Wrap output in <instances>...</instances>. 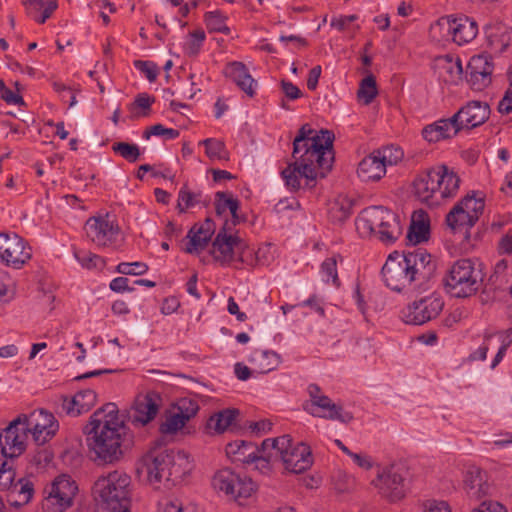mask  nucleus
<instances>
[{
  "label": "nucleus",
  "mask_w": 512,
  "mask_h": 512,
  "mask_svg": "<svg viewBox=\"0 0 512 512\" xmlns=\"http://www.w3.org/2000/svg\"><path fill=\"white\" fill-rule=\"evenodd\" d=\"M498 253L500 255L512 254V235H504L498 243Z\"/></svg>",
  "instance_id": "nucleus-64"
},
{
  "label": "nucleus",
  "mask_w": 512,
  "mask_h": 512,
  "mask_svg": "<svg viewBox=\"0 0 512 512\" xmlns=\"http://www.w3.org/2000/svg\"><path fill=\"white\" fill-rule=\"evenodd\" d=\"M510 87L506 91L503 99L499 102L498 110L502 114L512 113V69L509 71Z\"/></svg>",
  "instance_id": "nucleus-57"
},
{
  "label": "nucleus",
  "mask_w": 512,
  "mask_h": 512,
  "mask_svg": "<svg viewBox=\"0 0 512 512\" xmlns=\"http://www.w3.org/2000/svg\"><path fill=\"white\" fill-rule=\"evenodd\" d=\"M111 148L113 152L119 154L130 163L136 162L141 155L140 149L136 144L115 142Z\"/></svg>",
  "instance_id": "nucleus-46"
},
{
  "label": "nucleus",
  "mask_w": 512,
  "mask_h": 512,
  "mask_svg": "<svg viewBox=\"0 0 512 512\" xmlns=\"http://www.w3.org/2000/svg\"><path fill=\"white\" fill-rule=\"evenodd\" d=\"M239 415V410L235 408H226L219 412L214 413L207 420L206 428L213 433L222 434L229 427L232 426L237 416Z\"/></svg>",
  "instance_id": "nucleus-33"
},
{
  "label": "nucleus",
  "mask_w": 512,
  "mask_h": 512,
  "mask_svg": "<svg viewBox=\"0 0 512 512\" xmlns=\"http://www.w3.org/2000/svg\"><path fill=\"white\" fill-rule=\"evenodd\" d=\"M442 139L456 135L461 129L455 114L449 119H441L432 124Z\"/></svg>",
  "instance_id": "nucleus-44"
},
{
  "label": "nucleus",
  "mask_w": 512,
  "mask_h": 512,
  "mask_svg": "<svg viewBox=\"0 0 512 512\" xmlns=\"http://www.w3.org/2000/svg\"><path fill=\"white\" fill-rule=\"evenodd\" d=\"M464 489L470 498L481 500L490 490L486 474L478 467H469L464 476Z\"/></svg>",
  "instance_id": "nucleus-28"
},
{
  "label": "nucleus",
  "mask_w": 512,
  "mask_h": 512,
  "mask_svg": "<svg viewBox=\"0 0 512 512\" xmlns=\"http://www.w3.org/2000/svg\"><path fill=\"white\" fill-rule=\"evenodd\" d=\"M88 436L89 448L95 461L108 464L118 461L123 450L134 444V435L120 419L115 403H106L98 408L83 428Z\"/></svg>",
  "instance_id": "nucleus-2"
},
{
  "label": "nucleus",
  "mask_w": 512,
  "mask_h": 512,
  "mask_svg": "<svg viewBox=\"0 0 512 512\" xmlns=\"http://www.w3.org/2000/svg\"><path fill=\"white\" fill-rule=\"evenodd\" d=\"M380 157H385L386 159L390 157L389 161H386V166L393 165L402 159L403 152L399 148L388 147L385 148L382 152L380 151Z\"/></svg>",
  "instance_id": "nucleus-60"
},
{
  "label": "nucleus",
  "mask_w": 512,
  "mask_h": 512,
  "mask_svg": "<svg viewBox=\"0 0 512 512\" xmlns=\"http://www.w3.org/2000/svg\"><path fill=\"white\" fill-rule=\"evenodd\" d=\"M428 236L429 223L425 222L424 220L415 221L413 219L406 236L407 241L414 246L423 241H426Z\"/></svg>",
  "instance_id": "nucleus-40"
},
{
  "label": "nucleus",
  "mask_w": 512,
  "mask_h": 512,
  "mask_svg": "<svg viewBox=\"0 0 512 512\" xmlns=\"http://www.w3.org/2000/svg\"><path fill=\"white\" fill-rule=\"evenodd\" d=\"M212 483L215 489L231 496L240 505L242 500L251 497L256 491V484L250 477L237 474L229 468L219 470Z\"/></svg>",
  "instance_id": "nucleus-8"
},
{
  "label": "nucleus",
  "mask_w": 512,
  "mask_h": 512,
  "mask_svg": "<svg viewBox=\"0 0 512 512\" xmlns=\"http://www.w3.org/2000/svg\"><path fill=\"white\" fill-rule=\"evenodd\" d=\"M436 26L445 30L457 44L467 43L477 35V25L468 18H453L451 16L440 18Z\"/></svg>",
  "instance_id": "nucleus-21"
},
{
  "label": "nucleus",
  "mask_w": 512,
  "mask_h": 512,
  "mask_svg": "<svg viewBox=\"0 0 512 512\" xmlns=\"http://www.w3.org/2000/svg\"><path fill=\"white\" fill-rule=\"evenodd\" d=\"M250 362L257 372L266 374L278 367L281 357L274 351L256 350L251 355Z\"/></svg>",
  "instance_id": "nucleus-34"
},
{
  "label": "nucleus",
  "mask_w": 512,
  "mask_h": 512,
  "mask_svg": "<svg viewBox=\"0 0 512 512\" xmlns=\"http://www.w3.org/2000/svg\"><path fill=\"white\" fill-rule=\"evenodd\" d=\"M321 272L326 277L325 281H332L335 287L340 286V280L337 273V260L336 257L326 258L321 264Z\"/></svg>",
  "instance_id": "nucleus-49"
},
{
  "label": "nucleus",
  "mask_w": 512,
  "mask_h": 512,
  "mask_svg": "<svg viewBox=\"0 0 512 512\" xmlns=\"http://www.w3.org/2000/svg\"><path fill=\"white\" fill-rule=\"evenodd\" d=\"M356 226L360 234L374 235L386 244L394 243L402 234L399 217L382 206L364 209L357 219Z\"/></svg>",
  "instance_id": "nucleus-5"
},
{
  "label": "nucleus",
  "mask_w": 512,
  "mask_h": 512,
  "mask_svg": "<svg viewBox=\"0 0 512 512\" xmlns=\"http://www.w3.org/2000/svg\"><path fill=\"white\" fill-rule=\"evenodd\" d=\"M405 268L407 263L403 255L398 252L390 254L381 271L385 285L397 292L416 290L418 287L411 278L409 269Z\"/></svg>",
  "instance_id": "nucleus-10"
},
{
  "label": "nucleus",
  "mask_w": 512,
  "mask_h": 512,
  "mask_svg": "<svg viewBox=\"0 0 512 512\" xmlns=\"http://www.w3.org/2000/svg\"><path fill=\"white\" fill-rule=\"evenodd\" d=\"M84 228L87 237L98 246H112L119 235L118 225L108 215L90 217Z\"/></svg>",
  "instance_id": "nucleus-18"
},
{
  "label": "nucleus",
  "mask_w": 512,
  "mask_h": 512,
  "mask_svg": "<svg viewBox=\"0 0 512 512\" xmlns=\"http://www.w3.org/2000/svg\"><path fill=\"white\" fill-rule=\"evenodd\" d=\"M1 98L8 104L25 105L23 97L20 94L14 93L9 88L3 91Z\"/></svg>",
  "instance_id": "nucleus-62"
},
{
  "label": "nucleus",
  "mask_w": 512,
  "mask_h": 512,
  "mask_svg": "<svg viewBox=\"0 0 512 512\" xmlns=\"http://www.w3.org/2000/svg\"><path fill=\"white\" fill-rule=\"evenodd\" d=\"M313 406L326 410L328 413L321 415V417L328 418L330 420H338L342 423H349L353 420V415L351 412L344 411L341 406H338L332 402V400L326 396L322 395ZM320 416V414L318 415Z\"/></svg>",
  "instance_id": "nucleus-36"
},
{
  "label": "nucleus",
  "mask_w": 512,
  "mask_h": 512,
  "mask_svg": "<svg viewBox=\"0 0 512 512\" xmlns=\"http://www.w3.org/2000/svg\"><path fill=\"white\" fill-rule=\"evenodd\" d=\"M440 69L442 71V77L447 83H457L462 78L463 68L459 58L454 60L446 56L441 61Z\"/></svg>",
  "instance_id": "nucleus-38"
},
{
  "label": "nucleus",
  "mask_w": 512,
  "mask_h": 512,
  "mask_svg": "<svg viewBox=\"0 0 512 512\" xmlns=\"http://www.w3.org/2000/svg\"><path fill=\"white\" fill-rule=\"evenodd\" d=\"M389 159L390 157H380V151L365 157L358 165L359 178L365 182L380 180L386 173V161Z\"/></svg>",
  "instance_id": "nucleus-27"
},
{
  "label": "nucleus",
  "mask_w": 512,
  "mask_h": 512,
  "mask_svg": "<svg viewBox=\"0 0 512 512\" xmlns=\"http://www.w3.org/2000/svg\"><path fill=\"white\" fill-rule=\"evenodd\" d=\"M409 477V468L404 463H393L378 473L376 485L384 497L396 502L405 497Z\"/></svg>",
  "instance_id": "nucleus-7"
},
{
  "label": "nucleus",
  "mask_w": 512,
  "mask_h": 512,
  "mask_svg": "<svg viewBox=\"0 0 512 512\" xmlns=\"http://www.w3.org/2000/svg\"><path fill=\"white\" fill-rule=\"evenodd\" d=\"M199 410V405L196 401L188 398H183L178 403V413L182 414L187 421L194 417Z\"/></svg>",
  "instance_id": "nucleus-53"
},
{
  "label": "nucleus",
  "mask_w": 512,
  "mask_h": 512,
  "mask_svg": "<svg viewBox=\"0 0 512 512\" xmlns=\"http://www.w3.org/2000/svg\"><path fill=\"white\" fill-rule=\"evenodd\" d=\"M131 477L119 470L100 476L93 494L101 512H131Z\"/></svg>",
  "instance_id": "nucleus-3"
},
{
  "label": "nucleus",
  "mask_w": 512,
  "mask_h": 512,
  "mask_svg": "<svg viewBox=\"0 0 512 512\" xmlns=\"http://www.w3.org/2000/svg\"><path fill=\"white\" fill-rule=\"evenodd\" d=\"M314 130L304 124L293 141V162L282 170L285 185L292 191L301 187L304 178L306 186L312 188L318 178L326 177L334 161V134L321 130L320 134L311 136Z\"/></svg>",
  "instance_id": "nucleus-1"
},
{
  "label": "nucleus",
  "mask_w": 512,
  "mask_h": 512,
  "mask_svg": "<svg viewBox=\"0 0 512 512\" xmlns=\"http://www.w3.org/2000/svg\"><path fill=\"white\" fill-rule=\"evenodd\" d=\"M468 214L471 215L472 221H478L480 215L484 211L485 202L484 198L477 197L475 192L467 194L461 201L458 202Z\"/></svg>",
  "instance_id": "nucleus-39"
},
{
  "label": "nucleus",
  "mask_w": 512,
  "mask_h": 512,
  "mask_svg": "<svg viewBox=\"0 0 512 512\" xmlns=\"http://www.w3.org/2000/svg\"><path fill=\"white\" fill-rule=\"evenodd\" d=\"M196 204H203L207 207L210 204V198L202 191L192 192L185 184L178 192L177 209L179 213H184Z\"/></svg>",
  "instance_id": "nucleus-35"
},
{
  "label": "nucleus",
  "mask_w": 512,
  "mask_h": 512,
  "mask_svg": "<svg viewBox=\"0 0 512 512\" xmlns=\"http://www.w3.org/2000/svg\"><path fill=\"white\" fill-rule=\"evenodd\" d=\"M494 65L488 55L473 56L467 65V81L475 91H482L490 85Z\"/></svg>",
  "instance_id": "nucleus-19"
},
{
  "label": "nucleus",
  "mask_w": 512,
  "mask_h": 512,
  "mask_svg": "<svg viewBox=\"0 0 512 512\" xmlns=\"http://www.w3.org/2000/svg\"><path fill=\"white\" fill-rule=\"evenodd\" d=\"M97 395L92 389L77 392L72 398L65 397L61 408L69 416L77 417L88 412L96 403Z\"/></svg>",
  "instance_id": "nucleus-26"
},
{
  "label": "nucleus",
  "mask_w": 512,
  "mask_h": 512,
  "mask_svg": "<svg viewBox=\"0 0 512 512\" xmlns=\"http://www.w3.org/2000/svg\"><path fill=\"white\" fill-rule=\"evenodd\" d=\"M224 74L249 97L254 96L256 81L249 74L247 67L242 62L234 61L228 63L224 69Z\"/></svg>",
  "instance_id": "nucleus-29"
},
{
  "label": "nucleus",
  "mask_w": 512,
  "mask_h": 512,
  "mask_svg": "<svg viewBox=\"0 0 512 512\" xmlns=\"http://www.w3.org/2000/svg\"><path fill=\"white\" fill-rule=\"evenodd\" d=\"M227 17L224 16L219 10L210 11L205 14V23L209 32H220L229 34L230 29L226 25Z\"/></svg>",
  "instance_id": "nucleus-42"
},
{
  "label": "nucleus",
  "mask_w": 512,
  "mask_h": 512,
  "mask_svg": "<svg viewBox=\"0 0 512 512\" xmlns=\"http://www.w3.org/2000/svg\"><path fill=\"white\" fill-rule=\"evenodd\" d=\"M285 438H267L263 440L259 446V452L255 456V460L251 463L255 464V468L262 474H267L271 471L274 464L279 462L276 450L284 448L287 443Z\"/></svg>",
  "instance_id": "nucleus-24"
},
{
  "label": "nucleus",
  "mask_w": 512,
  "mask_h": 512,
  "mask_svg": "<svg viewBox=\"0 0 512 512\" xmlns=\"http://www.w3.org/2000/svg\"><path fill=\"white\" fill-rule=\"evenodd\" d=\"M278 438H285L287 443L284 448L277 449L278 460L289 472L300 474L308 470L313 464L311 449L305 443H298L293 446L290 435H282Z\"/></svg>",
  "instance_id": "nucleus-11"
},
{
  "label": "nucleus",
  "mask_w": 512,
  "mask_h": 512,
  "mask_svg": "<svg viewBox=\"0 0 512 512\" xmlns=\"http://www.w3.org/2000/svg\"><path fill=\"white\" fill-rule=\"evenodd\" d=\"M53 459V453L47 448L39 449L31 458V462L36 466L45 467Z\"/></svg>",
  "instance_id": "nucleus-58"
},
{
  "label": "nucleus",
  "mask_w": 512,
  "mask_h": 512,
  "mask_svg": "<svg viewBox=\"0 0 512 512\" xmlns=\"http://www.w3.org/2000/svg\"><path fill=\"white\" fill-rule=\"evenodd\" d=\"M188 421L178 412L166 417L160 425V432L162 434H175L182 429Z\"/></svg>",
  "instance_id": "nucleus-47"
},
{
  "label": "nucleus",
  "mask_w": 512,
  "mask_h": 512,
  "mask_svg": "<svg viewBox=\"0 0 512 512\" xmlns=\"http://www.w3.org/2000/svg\"><path fill=\"white\" fill-rule=\"evenodd\" d=\"M148 270V265L143 262H121L117 265L116 271L123 275H142Z\"/></svg>",
  "instance_id": "nucleus-52"
},
{
  "label": "nucleus",
  "mask_w": 512,
  "mask_h": 512,
  "mask_svg": "<svg viewBox=\"0 0 512 512\" xmlns=\"http://www.w3.org/2000/svg\"><path fill=\"white\" fill-rule=\"evenodd\" d=\"M20 417L39 446L50 440L59 428L54 415L44 409L34 410L29 415L21 414Z\"/></svg>",
  "instance_id": "nucleus-14"
},
{
  "label": "nucleus",
  "mask_w": 512,
  "mask_h": 512,
  "mask_svg": "<svg viewBox=\"0 0 512 512\" xmlns=\"http://www.w3.org/2000/svg\"><path fill=\"white\" fill-rule=\"evenodd\" d=\"M134 66L145 74L150 82H154L158 75L156 64L150 61L136 60Z\"/></svg>",
  "instance_id": "nucleus-54"
},
{
  "label": "nucleus",
  "mask_w": 512,
  "mask_h": 512,
  "mask_svg": "<svg viewBox=\"0 0 512 512\" xmlns=\"http://www.w3.org/2000/svg\"><path fill=\"white\" fill-rule=\"evenodd\" d=\"M6 501L15 508L27 505L34 495V485L27 478H20L6 491Z\"/></svg>",
  "instance_id": "nucleus-31"
},
{
  "label": "nucleus",
  "mask_w": 512,
  "mask_h": 512,
  "mask_svg": "<svg viewBox=\"0 0 512 512\" xmlns=\"http://www.w3.org/2000/svg\"><path fill=\"white\" fill-rule=\"evenodd\" d=\"M473 512H507L506 508L496 501L483 500Z\"/></svg>",
  "instance_id": "nucleus-59"
},
{
  "label": "nucleus",
  "mask_w": 512,
  "mask_h": 512,
  "mask_svg": "<svg viewBox=\"0 0 512 512\" xmlns=\"http://www.w3.org/2000/svg\"><path fill=\"white\" fill-rule=\"evenodd\" d=\"M215 232V223L212 219L206 218L202 224H195L187 234L189 239L185 252L189 254L203 251L211 241Z\"/></svg>",
  "instance_id": "nucleus-25"
},
{
  "label": "nucleus",
  "mask_w": 512,
  "mask_h": 512,
  "mask_svg": "<svg viewBox=\"0 0 512 512\" xmlns=\"http://www.w3.org/2000/svg\"><path fill=\"white\" fill-rule=\"evenodd\" d=\"M403 256L407 263L406 269H409L411 278H413L418 288L433 277L436 271V262L425 249L414 248L411 251L404 252Z\"/></svg>",
  "instance_id": "nucleus-16"
},
{
  "label": "nucleus",
  "mask_w": 512,
  "mask_h": 512,
  "mask_svg": "<svg viewBox=\"0 0 512 512\" xmlns=\"http://www.w3.org/2000/svg\"><path fill=\"white\" fill-rule=\"evenodd\" d=\"M423 512H451V508L446 501L429 499L423 503Z\"/></svg>",
  "instance_id": "nucleus-55"
},
{
  "label": "nucleus",
  "mask_w": 512,
  "mask_h": 512,
  "mask_svg": "<svg viewBox=\"0 0 512 512\" xmlns=\"http://www.w3.org/2000/svg\"><path fill=\"white\" fill-rule=\"evenodd\" d=\"M76 259L83 267L88 269L98 268L101 269L105 266V260L97 254L91 252L79 251L75 252Z\"/></svg>",
  "instance_id": "nucleus-48"
},
{
  "label": "nucleus",
  "mask_w": 512,
  "mask_h": 512,
  "mask_svg": "<svg viewBox=\"0 0 512 512\" xmlns=\"http://www.w3.org/2000/svg\"><path fill=\"white\" fill-rule=\"evenodd\" d=\"M490 115V107L486 102L469 101L461 107L455 116L461 129H472L482 125Z\"/></svg>",
  "instance_id": "nucleus-22"
},
{
  "label": "nucleus",
  "mask_w": 512,
  "mask_h": 512,
  "mask_svg": "<svg viewBox=\"0 0 512 512\" xmlns=\"http://www.w3.org/2000/svg\"><path fill=\"white\" fill-rule=\"evenodd\" d=\"M446 224L449 228L456 231L462 227L471 228L477 221L471 220V215L463 209V207L457 203L450 212L446 215Z\"/></svg>",
  "instance_id": "nucleus-37"
},
{
  "label": "nucleus",
  "mask_w": 512,
  "mask_h": 512,
  "mask_svg": "<svg viewBox=\"0 0 512 512\" xmlns=\"http://www.w3.org/2000/svg\"><path fill=\"white\" fill-rule=\"evenodd\" d=\"M350 214L351 213L349 208H345L338 204H335L330 210L331 218L334 221L338 222H344L346 219L349 218Z\"/></svg>",
  "instance_id": "nucleus-61"
},
{
  "label": "nucleus",
  "mask_w": 512,
  "mask_h": 512,
  "mask_svg": "<svg viewBox=\"0 0 512 512\" xmlns=\"http://www.w3.org/2000/svg\"><path fill=\"white\" fill-rule=\"evenodd\" d=\"M160 400V396L153 391L138 394L129 411L130 423L141 427L153 421L158 414Z\"/></svg>",
  "instance_id": "nucleus-17"
},
{
  "label": "nucleus",
  "mask_w": 512,
  "mask_h": 512,
  "mask_svg": "<svg viewBox=\"0 0 512 512\" xmlns=\"http://www.w3.org/2000/svg\"><path fill=\"white\" fill-rule=\"evenodd\" d=\"M155 98L149 96L147 93L138 94L133 103L129 105L131 111V118L136 119L141 116H147L150 112V107L154 103Z\"/></svg>",
  "instance_id": "nucleus-41"
},
{
  "label": "nucleus",
  "mask_w": 512,
  "mask_h": 512,
  "mask_svg": "<svg viewBox=\"0 0 512 512\" xmlns=\"http://www.w3.org/2000/svg\"><path fill=\"white\" fill-rule=\"evenodd\" d=\"M78 487L70 476L62 474L45 489L43 507L47 512H64L73 505Z\"/></svg>",
  "instance_id": "nucleus-9"
},
{
  "label": "nucleus",
  "mask_w": 512,
  "mask_h": 512,
  "mask_svg": "<svg viewBox=\"0 0 512 512\" xmlns=\"http://www.w3.org/2000/svg\"><path fill=\"white\" fill-rule=\"evenodd\" d=\"M161 512H188L179 499L166 500Z\"/></svg>",
  "instance_id": "nucleus-63"
},
{
  "label": "nucleus",
  "mask_w": 512,
  "mask_h": 512,
  "mask_svg": "<svg viewBox=\"0 0 512 512\" xmlns=\"http://www.w3.org/2000/svg\"><path fill=\"white\" fill-rule=\"evenodd\" d=\"M169 455L167 450L164 451H150L143 456L141 460V468L147 474L148 480L151 484H158L161 482L169 483L167 473H169Z\"/></svg>",
  "instance_id": "nucleus-20"
},
{
  "label": "nucleus",
  "mask_w": 512,
  "mask_h": 512,
  "mask_svg": "<svg viewBox=\"0 0 512 512\" xmlns=\"http://www.w3.org/2000/svg\"><path fill=\"white\" fill-rule=\"evenodd\" d=\"M15 470L7 461H3L0 466V491L6 492L15 483Z\"/></svg>",
  "instance_id": "nucleus-50"
},
{
  "label": "nucleus",
  "mask_w": 512,
  "mask_h": 512,
  "mask_svg": "<svg viewBox=\"0 0 512 512\" xmlns=\"http://www.w3.org/2000/svg\"><path fill=\"white\" fill-rule=\"evenodd\" d=\"M259 452V446L245 440H235L228 443L226 453L232 457L234 461L250 464L255 460V456Z\"/></svg>",
  "instance_id": "nucleus-32"
},
{
  "label": "nucleus",
  "mask_w": 512,
  "mask_h": 512,
  "mask_svg": "<svg viewBox=\"0 0 512 512\" xmlns=\"http://www.w3.org/2000/svg\"><path fill=\"white\" fill-rule=\"evenodd\" d=\"M280 86L283 94L288 100H296L303 95L302 91L288 80L282 79L280 81Z\"/></svg>",
  "instance_id": "nucleus-56"
},
{
  "label": "nucleus",
  "mask_w": 512,
  "mask_h": 512,
  "mask_svg": "<svg viewBox=\"0 0 512 512\" xmlns=\"http://www.w3.org/2000/svg\"><path fill=\"white\" fill-rule=\"evenodd\" d=\"M169 455V483L174 484L181 481L183 477L192 469L190 455L184 450H167Z\"/></svg>",
  "instance_id": "nucleus-30"
},
{
  "label": "nucleus",
  "mask_w": 512,
  "mask_h": 512,
  "mask_svg": "<svg viewBox=\"0 0 512 512\" xmlns=\"http://www.w3.org/2000/svg\"><path fill=\"white\" fill-rule=\"evenodd\" d=\"M242 245V239L227 235L226 224L219 230L212 242L211 254L221 265L230 264L234 260L235 247Z\"/></svg>",
  "instance_id": "nucleus-23"
},
{
  "label": "nucleus",
  "mask_w": 512,
  "mask_h": 512,
  "mask_svg": "<svg viewBox=\"0 0 512 512\" xmlns=\"http://www.w3.org/2000/svg\"><path fill=\"white\" fill-rule=\"evenodd\" d=\"M20 415L14 419L0 434V446L3 456L14 458L20 456L25 450L29 435Z\"/></svg>",
  "instance_id": "nucleus-15"
},
{
  "label": "nucleus",
  "mask_w": 512,
  "mask_h": 512,
  "mask_svg": "<svg viewBox=\"0 0 512 512\" xmlns=\"http://www.w3.org/2000/svg\"><path fill=\"white\" fill-rule=\"evenodd\" d=\"M201 145H204L206 148V155L210 159H219V160H227L228 159V153L225 149V145L222 141L214 139V138H208L205 140H202L200 142Z\"/></svg>",
  "instance_id": "nucleus-45"
},
{
  "label": "nucleus",
  "mask_w": 512,
  "mask_h": 512,
  "mask_svg": "<svg viewBox=\"0 0 512 512\" xmlns=\"http://www.w3.org/2000/svg\"><path fill=\"white\" fill-rule=\"evenodd\" d=\"M32 257V249L15 233H0V260L6 265L20 269Z\"/></svg>",
  "instance_id": "nucleus-12"
},
{
  "label": "nucleus",
  "mask_w": 512,
  "mask_h": 512,
  "mask_svg": "<svg viewBox=\"0 0 512 512\" xmlns=\"http://www.w3.org/2000/svg\"><path fill=\"white\" fill-rule=\"evenodd\" d=\"M482 282V273L471 259H459L449 268L444 278L447 292L456 298L474 295Z\"/></svg>",
  "instance_id": "nucleus-6"
},
{
  "label": "nucleus",
  "mask_w": 512,
  "mask_h": 512,
  "mask_svg": "<svg viewBox=\"0 0 512 512\" xmlns=\"http://www.w3.org/2000/svg\"><path fill=\"white\" fill-rule=\"evenodd\" d=\"M179 131L173 128H166L162 124H155L143 133L145 139H149L151 136H162L165 139H175L179 136Z\"/></svg>",
  "instance_id": "nucleus-51"
},
{
  "label": "nucleus",
  "mask_w": 512,
  "mask_h": 512,
  "mask_svg": "<svg viewBox=\"0 0 512 512\" xmlns=\"http://www.w3.org/2000/svg\"><path fill=\"white\" fill-rule=\"evenodd\" d=\"M377 94L378 90L375 77L373 75H368L361 81L357 91V96L359 100H363L365 105H368L374 100Z\"/></svg>",
  "instance_id": "nucleus-43"
},
{
  "label": "nucleus",
  "mask_w": 512,
  "mask_h": 512,
  "mask_svg": "<svg viewBox=\"0 0 512 512\" xmlns=\"http://www.w3.org/2000/svg\"><path fill=\"white\" fill-rule=\"evenodd\" d=\"M459 185V176L445 165L422 172L413 182L415 195L429 206H437L441 200L454 197Z\"/></svg>",
  "instance_id": "nucleus-4"
},
{
  "label": "nucleus",
  "mask_w": 512,
  "mask_h": 512,
  "mask_svg": "<svg viewBox=\"0 0 512 512\" xmlns=\"http://www.w3.org/2000/svg\"><path fill=\"white\" fill-rule=\"evenodd\" d=\"M444 301L441 296L432 293L415 300L402 311V318L407 324L422 325L435 319L443 310Z\"/></svg>",
  "instance_id": "nucleus-13"
}]
</instances>
